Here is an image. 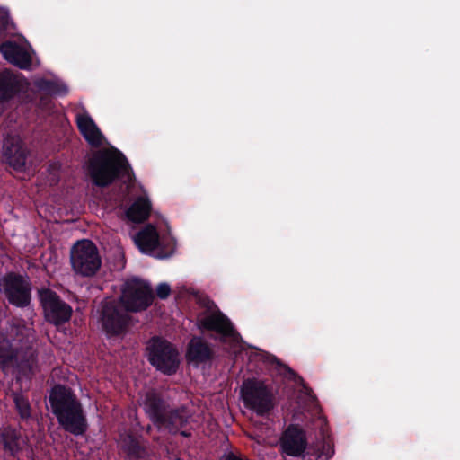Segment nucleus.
Wrapping results in <instances>:
<instances>
[{"label":"nucleus","mask_w":460,"mask_h":460,"mask_svg":"<svg viewBox=\"0 0 460 460\" xmlns=\"http://www.w3.org/2000/svg\"><path fill=\"white\" fill-rule=\"evenodd\" d=\"M152 299V290L146 282L138 279L127 280L122 288L121 307L112 302L102 305L100 320L107 334L121 333L128 323L127 312L144 310Z\"/></svg>","instance_id":"obj_1"},{"label":"nucleus","mask_w":460,"mask_h":460,"mask_svg":"<svg viewBox=\"0 0 460 460\" xmlns=\"http://www.w3.org/2000/svg\"><path fill=\"white\" fill-rule=\"evenodd\" d=\"M50 403L60 425L67 431L80 435L86 429V421L80 403L64 386H55L49 396Z\"/></svg>","instance_id":"obj_2"},{"label":"nucleus","mask_w":460,"mask_h":460,"mask_svg":"<svg viewBox=\"0 0 460 460\" xmlns=\"http://www.w3.org/2000/svg\"><path fill=\"white\" fill-rule=\"evenodd\" d=\"M89 172L93 181L100 186L108 185L120 173L131 178L124 156L114 149L96 154L90 162Z\"/></svg>","instance_id":"obj_3"},{"label":"nucleus","mask_w":460,"mask_h":460,"mask_svg":"<svg viewBox=\"0 0 460 460\" xmlns=\"http://www.w3.org/2000/svg\"><path fill=\"white\" fill-rule=\"evenodd\" d=\"M197 322L199 328L219 333L225 342L231 343L234 352L243 348L240 336L235 332L229 320L215 305H211L201 312Z\"/></svg>","instance_id":"obj_4"},{"label":"nucleus","mask_w":460,"mask_h":460,"mask_svg":"<svg viewBox=\"0 0 460 460\" xmlns=\"http://www.w3.org/2000/svg\"><path fill=\"white\" fill-rule=\"evenodd\" d=\"M135 243L139 250L158 259H164L173 253L174 243L169 237L160 238L156 229L146 226L135 237Z\"/></svg>","instance_id":"obj_5"},{"label":"nucleus","mask_w":460,"mask_h":460,"mask_svg":"<svg viewBox=\"0 0 460 460\" xmlns=\"http://www.w3.org/2000/svg\"><path fill=\"white\" fill-rule=\"evenodd\" d=\"M71 263L76 273L83 276L93 275L101 266L96 246L88 240L77 242L71 250Z\"/></svg>","instance_id":"obj_6"},{"label":"nucleus","mask_w":460,"mask_h":460,"mask_svg":"<svg viewBox=\"0 0 460 460\" xmlns=\"http://www.w3.org/2000/svg\"><path fill=\"white\" fill-rule=\"evenodd\" d=\"M149 360L158 370L165 374H172L179 364L176 349L166 341L153 339L148 346Z\"/></svg>","instance_id":"obj_7"},{"label":"nucleus","mask_w":460,"mask_h":460,"mask_svg":"<svg viewBox=\"0 0 460 460\" xmlns=\"http://www.w3.org/2000/svg\"><path fill=\"white\" fill-rule=\"evenodd\" d=\"M241 394L245 404L260 415L268 412L272 407L270 395L264 385L260 382L245 381Z\"/></svg>","instance_id":"obj_8"},{"label":"nucleus","mask_w":460,"mask_h":460,"mask_svg":"<svg viewBox=\"0 0 460 460\" xmlns=\"http://www.w3.org/2000/svg\"><path fill=\"white\" fill-rule=\"evenodd\" d=\"M0 288L10 303L17 306L27 305L31 298V288L27 278L10 274L0 280Z\"/></svg>","instance_id":"obj_9"},{"label":"nucleus","mask_w":460,"mask_h":460,"mask_svg":"<svg viewBox=\"0 0 460 460\" xmlns=\"http://www.w3.org/2000/svg\"><path fill=\"white\" fill-rule=\"evenodd\" d=\"M40 299L44 309L45 317L49 322L59 324L70 319L71 307L60 301L54 292L49 289H41Z\"/></svg>","instance_id":"obj_10"},{"label":"nucleus","mask_w":460,"mask_h":460,"mask_svg":"<svg viewBox=\"0 0 460 460\" xmlns=\"http://www.w3.org/2000/svg\"><path fill=\"white\" fill-rule=\"evenodd\" d=\"M19 358L20 355L18 352L14 355L9 341L4 339L3 336H0V367L5 369L10 366L17 364L19 371L23 375L27 376L28 374L32 373L33 369L36 367L33 354L31 353L28 358L22 359L18 363Z\"/></svg>","instance_id":"obj_11"},{"label":"nucleus","mask_w":460,"mask_h":460,"mask_svg":"<svg viewBox=\"0 0 460 460\" xmlns=\"http://www.w3.org/2000/svg\"><path fill=\"white\" fill-rule=\"evenodd\" d=\"M0 52L8 62L21 68H28L31 65V57L27 43L22 40L3 43Z\"/></svg>","instance_id":"obj_12"},{"label":"nucleus","mask_w":460,"mask_h":460,"mask_svg":"<svg viewBox=\"0 0 460 460\" xmlns=\"http://www.w3.org/2000/svg\"><path fill=\"white\" fill-rule=\"evenodd\" d=\"M75 119L80 133L89 145L97 147L105 143L104 136L87 111H78Z\"/></svg>","instance_id":"obj_13"},{"label":"nucleus","mask_w":460,"mask_h":460,"mask_svg":"<svg viewBox=\"0 0 460 460\" xmlns=\"http://www.w3.org/2000/svg\"><path fill=\"white\" fill-rule=\"evenodd\" d=\"M30 84L19 75L8 71L0 73V102L7 101L20 93H26Z\"/></svg>","instance_id":"obj_14"},{"label":"nucleus","mask_w":460,"mask_h":460,"mask_svg":"<svg viewBox=\"0 0 460 460\" xmlns=\"http://www.w3.org/2000/svg\"><path fill=\"white\" fill-rule=\"evenodd\" d=\"M3 154L15 169H22L25 164V151L22 148V139L17 135L8 136L4 139Z\"/></svg>","instance_id":"obj_15"},{"label":"nucleus","mask_w":460,"mask_h":460,"mask_svg":"<svg viewBox=\"0 0 460 460\" xmlns=\"http://www.w3.org/2000/svg\"><path fill=\"white\" fill-rule=\"evenodd\" d=\"M281 447L284 453L289 456H298L305 448L304 432L297 427H289L282 436Z\"/></svg>","instance_id":"obj_16"},{"label":"nucleus","mask_w":460,"mask_h":460,"mask_svg":"<svg viewBox=\"0 0 460 460\" xmlns=\"http://www.w3.org/2000/svg\"><path fill=\"white\" fill-rule=\"evenodd\" d=\"M145 404L146 411L149 412L154 422L159 425L165 424L170 431L174 432L175 429L173 428V426L177 427L178 425H181L183 422L182 417L177 413L175 415H172L171 417L170 421H168L167 423L162 416L160 402L156 400L154 397V395L148 396L146 398Z\"/></svg>","instance_id":"obj_17"},{"label":"nucleus","mask_w":460,"mask_h":460,"mask_svg":"<svg viewBox=\"0 0 460 460\" xmlns=\"http://www.w3.org/2000/svg\"><path fill=\"white\" fill-rule=\"evenodd\" d=\"M150 208V202L146 196L141 195L128 209L127 217L132 222H141L148 217Z\"/></svg>","instance_id":"obj_18"},{"label":"nucleus","mask_w":460,"mask_h":460,"mask_svg":"<svg viewBox=\"0 0 460 460\" xmlns=\"http://www.w3.org/2000/svg\"><path fill=\"white\" fill-rule=\"evenodd\" d=\"M331 441H323L310 447L303 456L304 460H329L333 455Z\"/></svg>","instance_id":"obj_19"},{"label":"nucleus","mask_w":460,"mask_h":460,"mask_svg":"<svg viewBox=\"0 0 460 460\" xmlns=\"http://www.w3.org/2000/svg\"><path fill=\"white\" fill-rule=\"evenodd\" d=\"M210 356L208 347L199 339L194 338L190 342L188 358L194 362H201L208 359Z\"/></svg>","instance_id":"obj_20"},{"label":"nucleus","mask_w":460,"mask_h":460,"mask_svg":"<svg viewBox=\"0 0 460 460\" xmlns=\"http://www.w3.org/2000/svg\"><path fill=\"white\" fill-rule=\"evenodd\" d=\"M3 439L6 448L12 454L16 453L24 444V440L19 438L13 429H5L3 433Z\"/></svg>","instance_id":"obj_21"},{"label":"nucleus","mask_w":460,"mask_h":460,"mask_svg":"<svg viewBox=\"0 0 460 460\" xmlns=\"http://www.w3.org/2000/svg\"><path fill=\"white\" fill-rule=\"evenodd\" d=\"M35 86L40 90H46L51 93L61 94L67 92V89L65 86L62 89H55L52 83L41 79L35 81Z\"/></svg>","instance_id":"obj_22"},{"label":"nucleus","mask_w":460,"mask_h":460,"mask_svg":"<svg viewBox=\"0 0 460 460\" xmlns=\"http://www.w3.org/2000/svg\"><path fill=\"white\" fill-rule=\"evenodd\" d=\"M16 407L22 418H27L30 414V407L28 402L22 397H15Z\"/></svg>","instance_id":"obj_23"},{"label":"nucleus","mask_w":460,"mask_h":460,"mask_svg":"<svg viewBox=\"0 0 460 460\" xmlns=\"http://www.w3.org/2000/svg\"><path fill=\"white\" fill-rule=\"evenodd\" d=\"M171 291L170 286L166 283H161L156 288V294L160 298H165Z\"/></svg>","instance_id":"obj_24"},{"label":"nucleus","mask_w":460,"mask_h":460,"mask_svg":"<svg viewBox=\"0 0 460 460\" xmlns=\"http://www.w3.org/2000/svg\"><path fill=\"white\" fill-rule=\"evenodd\" d=\"M10 22L6 12L0 11V37L2 36L3 31L9 28Z\"/></svg>","instance_id":"obj_25"},{"label":"nucleus","mask_w":460,"mask_h":460,"mask_svg":"<svg viewBox=\"0 0 460 460\" xmlns=\"http://www.w3.org/2000/svg\"><path fill=\"white\" fill-rule=\"evenodd\" d=\"M222 460H243L233 454L225 455Z\"/></svg>","instance_id":"obj_26"}]
</instances>
